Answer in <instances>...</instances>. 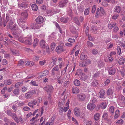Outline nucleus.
<instances>
[{
  "mask_svg": "<svg viewBox=\"0 0 125 125\" xmlns=\"http://www.w3.org/2000/svg\"><path fill=\"white\" fill-rule=\"evenodd\" d=\"M11 28V32L13 35H16V38L19 37V34L21 32V30L19 27L16 24H14L13 27Z\"/></svg>",
  "mask_w": 125,
  "mask_h": 125,
  "instance_id": "1",
  "label": "nucleus"
},
{
  "mask_svg": "<svg viewBox=\"0 0 125 125\" xmlns=\"http://www.w3.org/2000/svg\"><path fill=\"white\" fill-rule=\"evenodd\" d=\"M28 5V4L26 2H19L18 3L19 7L22 9L27 8Z\"/></svg>",
  "mask_w": 125,
  "mask_h": 125,
  "instance_id": "2",
  "label": "nucleus"
},
{
  "mask_svg": "<svg viewBox=\"0 0 125 125\" xmlns=\"http://www.w3.org/2000/svg\"><path fill=\"white\" fill-rule=\"evenodd\" d=\"M35 93V91L32 90L28 92L25 94V97L26 99H30L32 97V95Z\"/></svg>",
  "mask_w": 125,
  "mask_h": 125,
  "instance_id": "3",
  "label": "nucleus"
},
{
  "mask_svg": "<svg viewBox=\"0 0 125 125\" xmlns=\"http://www.w3.org/2000/svg\"><path fill=\"white\" fill-rule=\"evenodd\" d=\"M68 2V0H61L59 2L58 6L60 8L65 7Z\"/></svg>",
  "mask_w": 125,
  "mask_h": 125,
  "instance_id": "4",
  "label": "nucleus"
},
{
  "mask_svg": "<svg viewBox=\"0 0 125 125\" xmlns=\"http://www.w3.org/2000/svg\"><path fill=\"white\" fill-rule=\"evenodd\" d=\"M44 89L48 93H51L53 92V87L51 85H48L45 87Z\"/></svg>",
  "mask_w": 125,
  "mask_h": 125,
  "instance_id": "5",
  "label": "nucleus"
},
{
  "mask_svg": "<svg viewBox=\"0 0 125 125\" xmlns=\"http://www.w3.org/2000/svg\"><path fill=\"white\" fill-rule=\"evenodd\" d=\"M78 76L83 81L86 80L88 78L87 75L84 73H79Z\"/></svg>",
  "mask_w": 125,
  "mask_h": 125,
  "instance_id": "6",
  "label": "nucleus"
},
{
  "mask_svg": "<svg viewBox=\"0 0 125 125\" xmlns=\"http://www.w3.org/2000/svg\"><path fill=\"white\" fill-rule=\"evenodd\" d=\"M35 20L36 23L38 24L42 23L44 21L43 17L40 16H39Z\"/></svg>",
  "mask_w": 125,
  "mask_h": 125,
  "instance_id": "7",
  "label": "nucleus"
},
{
  "mask_svg": "<svg viewBox=\"0 0 125 125\" xmlns=\"http://www.w3.org/2000/svg\"><path fill=\"white\" fill-rule=\"evenodd\" d=\"M95 107V105L91 102L90 103L87 105V108L90 110H92Z\"/></svg>",
  "mask_w": 125,
  "mask_h": 125,
  "instance_id": "8",
  "label": "nucleus"
},
{
  "mask_svg": "<svg viewBox=\"0 0 125 125\" xmlns=\"http://www.w3.org/2000/svg\"><path fill=\"white\" fill-rule=\"evenodd\" d=\"M74 113L76 116H78L81 115V111L79 108L76 107L74 110Z\"/></svg>",
  "mask_w": 125,
  "mask_h": 125,
  "instance_id": "9",
  "label": "nucleus"
},
{
  "mask_svg": "<svg viewBox=\"0 0 125 125\" xmlns=\"http://www.w3.org/2000/svg\"><path fill=\"white\" fill-rule=\"evenodd\" d=\"M21 18L23 20L27 18L28 16V13L26 10L23 11L21 13Z\"/></svg>",
  "mask_w": 125,
  "mask_h": 125,
  "instance_id": "10",
  "label": "nucleus"
},
{
  "mask_svg": "<svg viewBox=\"0 0 125 125\" xmlns=\"http://www.w3.org/2000/svg\"><path fill=\"white\" fill-rule=\"evenodd\" d=\"M79 100L81 101H83L85 98V94L81 93L77 95Z\"/></svg>",
  "mask_w": 125,
  "mask_h": 125,
  "instance_id": "11",
  "label": "nucleus"
},
{
  "mask_svg": "<svg viewBox=\"0 0 125 125\" xmlns=\"http://www.w3.org/2000/svg\"><path fill=\"white\" fill-rule=\"evenodd\" d=\"M56 51L58 53H60L61 52L64 51L63 47L59 45L57 46L55 49Z\"/></svg>",
  "mask_w": 125,
  "mask_h": 125,
  "instance_id": "12",
  "label": "nucleus"
},
{
  "mask_svg": "<svg viewBox=\"0 0 125 125\" xmlns=\"http://www.w3.org/2000/svg\"><path fill=\"white\" fill-rule=\"evenodd\" d=\"M29 37H27L29 38V40H26L24 41V43L27 45H30L32 43L31 41L32 36L31 35H29Z\"/></svg>",
  "mask_w": 125,
  "mask_h": 125,
  "instance_id": "13",
  "label": "nucleus"
},
{
  "mask_svg": "<svg viewBox=\"0 0 125 125\" xmlns=\"http://www.w3.org/2000/svg\"><path fill=\"white\" fill-rule=\"evenodd\" d=\"M105 92L103 90H101L99 93V97L102 98H104Z\"/></svg>",
  "mask_w": 125,
  "mask_h": 125,
  "instance_id": "14",
  "label": "nucleus"
},
{
  "mask_svg": "<svg viewBox=\"0 0 125 125\" xmlns=\"http://www.w3.org/2000/svg\"><path fill=\"white\" fill-rule=\"evenodd\" d=\"M18 23L20 26L23 29V31H24L26 28L27 29H29L28 27L26 26V25L27 24L26 23V24L25 23H21L20 22H18Z\"/></svg>",
  "mask_w": 125,
  "mask_h": 125,
  "instance_id": "15",
  "label": "nucleus"
},
{
  "mask_svg": "<svg viewBox=\"0 0 125 125\" xmlns=\"http://www.w3.org/2000/svg\"><path fill=\"white\" fill-rule=\"evenodd\" d=\"M12 80L11 79H6L3 82L5 85H7L11 84L12 83Z\"/></svg>",
  "mask_w": 125,
  "mask_h": 125,
  "instance_id": "16",
  "label": "nucleus"
},
{
  "mask_svg": "<svg viewBox=\"0 0 125 125\" xmlns=\"http://www.w3.org/2000/svg\"><path fill=\"white\" fill-rule=\"evenodd\" d=\"M120 112L118 110H117L115 112L114 119H117L119 117L120 115Z\"/></svg>",
  "mask_w": 125,
  "mask_h": 125,
  "instance_id": "17",
  "label": "nucleus"
},
{
  "mask_svg": "<svg viewBox=\"0 0 125 125\" xmlns=\"http://www.w3.org/2000/svg\"><path fill=\"white\" fill-rule=\"evenodd\" d=\"M99 106L100 108H101L102 109H104L106 108V103L105 102H103L100 103L99 105Z\"/></svg>",
  "mask_w": 125,
  "mask_h": 125,
  "instance_id": "18",
  "label": "nucleus"
},
{
  "mask_svg": "<svg viewBox=\"0 0 125 125\" xmlns=\"http://www.w3.org/2000/svg\"><path fill=\"white\" fill-rule=\"evenodd\" d=\"M121 10V7L118 6L115 7L114 9V12L118 13H119Z\"/></svg>",
  "mask_w": 125,
  "mask_h": 125,
  "instance_id": "19",
  "label": "nucleus"
},
{
  "mask_svg": "<svg viewBox=\"0 0 125 125\" xmlns=\"http://www.w3.org/2000/svg\"><path fill=\"white\" fill-rule=\"evenodd\" d=\"M109 73L110 75H114L115 72V70L114 68H112L109 69Z\"/></svg>",
  "mask_w": 125,
  "mask_h": 125,
  "instance_id": "20",
  "label": "nucleus"
},
{
  "mask_svg": "<svg viewBox=\"0 0 125 125\" xmlns=\"http://www.w3.org/2000/svg\"><path fill=\"white\" fill-rule=\"evenodd\" d=\"M72 90L73 93V94H77L79 92V89L77 88L74 87H73Z\"/></svg>",
  "mask_w": 125,
  "mask_h": 125,
  "instance_id": "21",
  "label": "nucleus"
},
{
  "mask_svg": "<svg viewBox=\"0 0 125 125\" xmlns=\"http://www.w3.org/2000/svg\"><path fill=\"white\" fill-rule=\"evenodd\" d=\"M87 57L86 55H84L83 53H82L80 55V58L81 60H84L86 59Z\"/></svg>",
  "mask_w": 125,
  "mask_h": 125,
  "instance_id": "22",
  "label": "nucleus"
},
{
  "mask_svg": "<svg viewBox=\"0 0 125 125\" xmlns=\"http://www.w3.org/2000/svg\"><path fill=\"white\" fill-rule=\"evenodd\" d=\"M113 93V90L112 89L110 88L107 90L106 92V94L107 95H111Z\"/></svg>",
  "mask_w": 125,
  "mask_h": 125,
  "instance_id": "23",
  "label": "nucleus"
},
{
  "mask_svg": "<svg viewBox=\"0 0 125 125\" xmlns=\"http://www.w3.org/2000/svg\"><path fill=\"white\" fill-rule=\"evenodd\" d=\"M125 59L123 57L120 58L118 61V63L120 65H122L125 63Z\"/></svg>",
  "mask_w": 125,
  "mask_h": 125,
  "instance_id": "24",
  "label": "nucleus"
},
{
  "mask_svg": "<svg viewBox=\"0 0 125 125\" xmlns=\"http://www.w3.org/2000/svg\"><path fill=\"white\" fill-rule=\"evenodd\" d=\"M59 68L57 66L55 67L52 70L51 72L52 74L53 75H55L54 71H58L59 70Z\"/></svg>",
  "mask_w": 125,
  "mask_h": 125,
  "instance_id": "25",
  "label": "nucleus"
},
{
  "mask_svg": "<svg viewBox=\"0 0 125 125\" xmlns=\"http://www.w3.org/2000/svg\"><path fill=\"white\" fill-rule=\"evenodd\" d=\"M100 9L99 8L97 9L96 14L95 15V17L96 18H98L99 17L101 16L102 15L100 14L99 12Z\"/></svg>",
  "mask_w": 125,
  "mask_h": 125,
  "instance_id": "26",
  "label": "nucleus"
},
{
  "mask_svg": "<svg viewBox=\"0 0 125 125\" xmlns=\"http://www.w3.org/2000/svg\"><path fill=\"white\" fill-rule=\"evenodd\" d=\"M116 23L115 22H112L109 23L108 27L110 29H111L113 27L116 26Z\"/></svg>",
  "mask_w": 125,
  "mask_h": 125,
  "instance_id": "27",
  "label": "nucleus"
},
{
  "mask_svg": "<svg viewBox=\"0 0 125 125\" xmlns=\"http://www.w3.org/2000/svg\"><path fill=\"white\" fill-rule=\"evenodd\" d=\"M40 46L42 48L45 47L46 46V43L44 40H42L40 42Z\"/></svg>",
  "mask_w": 125,
  "mask_h": 125,
  "instance_id": "28",
  "label": "nucleus"
},
{
  "mask_svg": "<svg viewBox=\"0 0 125 125\" xmlns=\"http://www.w3.org/2000/svg\"><path fill=\"white\" fill-rule=\"evenodd\" d=\"M11 116L16 122L18 123V119L15 113H13L12 115Z\"/></svg>",
  "mask_w": 125,
  "mask_h": 125,
  "instance_id": "29",
  "label": "nucleus"
},
{
  "mask_svg": "<svg viewBox=\"0 0 125 125\" xmlns=\"http://www.w3.org/2000/svg\"><path fill=\"white\" fill-rule=\"evenodd\" d=\"M73 83L74 84L77 86H79L80 84V81L77 79H75L73 82Z\"/></svg>",
  "mask_w": 125,
  "mask_h": 125,
  "instance_id": "30",
  "label": "nucleus"
},
{
  "mask_svg": "<svg viewBox=\"0 0 125 125\" xmlns=\"http://www.w3.org/2000/svg\"><path fill=\"white\" fill-rule=\"evenodd\" d=\"M32 9L34 11H37L38 9L37 6L35 4H32L31 6Z\"/></svg>",
  "mask_w": 125,
  "mask_h": 125,
  "instance_id": "31",
  "label": "nucleus"
},
{
  "mask_svg": "<svg viewBox=\"0 0 125 125\" xmlns=\"http://www.w3.org/2000/svg\"><path fill=\"white\" fill-rule=\"evenodd\" d=\"M47 13L48 14L52 15L54 14H55V12L54 11V9H52L48 10L47 12Z\"/></svg>",
  "mask_w": 125,
  "mask_h": 125,
  "instance_id": "32",
  "label": "nucleus"
},
{
  "mask_svg": "<svg viewBox=\"0 0 125 125\" xmlns=\"http://www.w3.org/2000/svg\"><path fill=\"white\" fill-rule=\"evenodd\" d=\"M12 22L11 21H9V24L7 25V28L8 29H10L11 30V28L13 27V26H12Z\"/></svg>",
  "mask_w": 125,
  "mask_h": 125,
  "instance_id": "33",
  "label": "nucleus"
},
{
  "mask_svg": "<svg viewBox=\"0 0 125 125\" xmlns=\"http://www.w3.org/2000/svg\"><path fill=\"white\" fill-rule=\"evenodd\" d=\"M100 115L98 113H96L94 115V119L96 121L98 120L99 119Z\"/></svg>",
  "mask_w": 125,
  "mask_h": 125,
  "instance_id": "34",
  "label": "nucleus"
},
{
  "mask_svg": "<svg viewBox=\"0 0 125 125\" xmlns=\"http://www.w3.org/2000/svg\"><path fill=\"white\" fill-rule=\"evenodd\" d=\"M39 42V40L37 39L36 38L34 39L33 46L34 47H35L38 44Z\"/></svg>",
  "mask_w": 125,
  "mask_h": 125,
  "instance_id": "35",
  "label": "nucleus"
},
{
  "mask_svg": "<svg viewBox=\"0 0 125 125\" xmlns=\"http://www.w3.org/2000/svg\"><path fill=\"white\" fill-rule=\"evenodd\" d=\"M90 8L89 7L86 8L84 11V14L85 15H88L89 13Z\"/></svg>",
  "mask_w": 125,
  "mask_h": 125,
  "instance_id": "36",
  "label": "nucleus"
},
{
  "mask_svg": "<svg viewBox=\"0 0 125 125\" xmlns=\"http://www.w3.org/2000/svg\"><path fill=\"white\" fill-rule=\"evenodd\" d=\"M67 41L73 44L75 42V40L73 38H69L67 39Z\"/></svg>",
  "mask_w": 125,
  "mask_h": 125,
  "instance_id": "37",
  "label": "nucleus"
},
{
  "mask_svg": "<svg viewBox=\"0 0 125 125\" xmlns=\"http://www.w3.org/2000/svg\"><path fill=\"white\" fill-rule=\"evenodd\" d=\"M19 89H15L13 91V93L15 95H18L19 94Z\"/></svg>",
  "mask_w": 125,
  "mask_h": 125,
  "instance_id": "38",
  "label": "nucleus"
},
{
  "mask_svg": "<svg viewBox=\"0 0 125 125\" xmlns=\"http://www.w3.org/2000/svg\"><path fill=\"white\" fill-rule=\"evenodd\" d=\"M60 21L62 22L66 23L68 19L66 18L62 17L60 19Z\"/></svg>",
  "mask_w": 125,
  "mask_h": 125,
  "instance_id": "39",
  "label": "nucleus"
},
{
  "mask_svg": "<svg viewBox=\"0 0 125 125\" xmlns=\"http://www.w3.org/2000/svg\"><path fill=\"white\" fill-rule=\"evenodd\" d=\"M26 63V65L27 66L30 65L32 66L34 64V63L33 62L30 61H27Z\"/></svg>",
  "mask_w": 125,
  "mask_h": 125,
  "instance_id": "40",
  "label": "nucleus"
},
{
  "mask_svg": "<svg viewBox=\"0 0 125 125\" xmlns=\"http://www.w3.org/2000/svg\"><path fill=\"white\" fill-rule=\"evenodd\" d=\"M23 84L22 82H19L17 83L15 85L16 87L18 88L20 86H21Z\"/></svg>",
  "mask_w": 125,
  "mask_h": 125,
  "instance_id": "41",
  "label": "nucleus"
},
{
  "mask_svg": "<svg viewBox=\"0 0 125 125\" xmlns=\"http://www.w3.org/2000/svg\"><path fill=\"white\" fill-rule=\"evenodd\" d=\"M70 30L71 32L73 33H74L76 32V29L73 26H72L70 27Z\"/></svg>",
  "mask_w": 125,
  "mask_h": 125,
  "instance_id": "42",
  "label": "nucleus"
},
{
  "mask_svg": "<svg viewBox=\"0 0 125 125\" xmlns=\"http://www.w3.org/2000/svg\"><path fill=\"white\" fill-rule=\"evenodd\" d=\"M91 84L93 86H95L98 85V83L97 81L96 80H95L93 81Z\"/></svg>",
  "mask_w": 125,
  "mask_h": 125,
  "instance_id": "43",
  "label": "nucleus"
},
{
  "mask_svg": "<svg viewBox=\"0 0 125 125\" xmlns=\"http://www.w3.org/2000/svg\"><path fill=\"white\" fill-rule=\"evenodd\" d=\"M78 10L80 12H81L83 11V7L79 6L78 7Z\"/></svg>",
  "mask_w": 125,
  "mask_h": 125,
  "instance_id": "44",
  "label": "nucleus"
},
{
  "mask_svg": "<svg viewBox=\"0 0 125 125\" xmlns=\"http://www.w3.org/2000/svg\"><path fill=\"white\" fill-rule=\"evenodd\" d=\"M56 44L54 42L52 43L51 45V47L52 51H53L56 46Z\"/></svg>",
  "mask_w": 125,
  "mask_h": 125,
  "instance_id": "45",
  "label": "nucleus"
},
{
  "mask_svg": "<svg viewBox=\"0 0 125 125\" xmlns=\"http://www.w3.org/2000/svg\"><path fill=\"white\" fill-rule=\"evenodd\" d=\"M13 54L15 55H18L19 53V51L18 50H11Z\"/></svg>",
  "mask_w": 125,
  "mask_h": 125,
  "instance_id": "46",
  "label": "nucleus"
},
{
  "mask_svg": "<svg viewBox=\"0 0 125 125\" xmlns=\"http://www.w3.org/2000/svg\"><path fill=\"white\" fill-rule=\"evenodd\" d=\"M101 73L99 71H98L95 73L93 75V77H96L98 76Z\"/></svg>",
  "mask_w": 125,
  "mask_h": 125,
  "instance_id": "47",
  "label": "nucleus"
},
{
  "mask_svg": "<svg viewBox=\"0 0 125 125\" xmlns=\"http://www.w3.org/2000/svg\"><path fill=\"white\" fill-rule=\"evenodd\" d=\"M68 66V65H66V66L65 67L63 70L61 72V73L62 74H64L66 72V69H67V67Z\"/></svg>",
  "mask_w": 125,
  "mask_h": 125,
  "instance_id": "48",
  "label": "nucleus"
},
{
  "mask_svg": "<svg viewBox=\"0 0 125 125\" xmlns=\"http://www.w3.org/2000/svg\"><path fill=\"white\" fill-rule=\"evenodd\" d=\"M120 46L122 49H125V42L121 43L120 44Z\"/></svg>",
  "mask_w": 125,
  "mask_h": 125,
  "instance_id": "49",
  "label": "nucleus"
},
{
  "mask_svg": "<svg viewBox=\"0 0 125 125\" xmlns=\"http://www.w3.org/2000/svg\"><path fill=\"white\" fill-rule=\"evenodd\" d=\"M123 120L121 119L117 120L116 123L118 124L122 125L123 124Z\"/></svg>",
  "mask_w": 125,
  "mask_h": 125,
  "instance_id": "50",
  "label": "nucleus"
},
{
  "mask_svg": "<svg viewBox=\"0 0 125 125\" xmlns=\"http://www.w3.org/2000/svg\"><path fill=\"white\" fill-rule=\"evenodd\" d=\"M108 114L106 112L104 113L102 116V118L104 119H106L107 118Z\"/></svg>",
  "mask_w": 125,
  "mask_h": 125,
  "instance_id": "51",
  "label": "nucleus"
},
{
  "mask_svg": "<svg viewBox=\"0 0 125 125\" xmlns=\"http://www.w3.org/2000/svg\"><path fill=\"white\" fill-rule=\"evenodd\" d=\"M74 22L78 25H80V22L77 17H75L74 19Z\"/></svg>",
  "mask_w": 125,
  "mask_h": 125,
  "instance_id": "52",
  "label": "nucleus"
},
{
  "mask_svg": "<svg viewBox=\"0 0 125 125\" xmlns=\"http://www.w3.org/2000/svg\"><path fill=\"white\" fill-rule=\"evenodd\" d=\"M88 38L89 39L90 41H94V37L92 36L90 34H89L88 35Z\"/></svg>",
  "mask_w": 125,
  "mask_h": 125,
  "instance_id": "53",
  "label": "nucleus"
},
{
  "mask_svg": "<svg viewBox=\"0 0 125 125\" xmlns=\"http://www.w3.org/2000/svg\"><path fill=\"white\" fill-rule=\"evenodd\" d=\"M115 107L114 106H111L110 108L109 111L112 113H114V109Z\"/></svg>",
  "mask_w": 125,
  "mask_h": 125,
  "instance_id": "54",
  "label": "nucleus"
},
{
  "mask_svg": "<svg viewBox=\"0 0 125 125\" xmlns=\"http://www.w3.org/2000/svg\"><path fill=\"white\" fill-rule=\"evenodd\" d=\"M92 52L93 54L95 55L97 53L98 51L96 49H93L92 50Z\"/></svg>",
  "mask_w": 125,
  "mask_h": 125,
  "instance_id": "55",
  "label": "nucleus"
},
{
  "mask_svg": "<svg viewBox=\"0 0 125 125\" xmlns=\"http://www.w3.org/2000/svg\"><path fill=\"white\" fill-rule=\"evenodd\" d=\"M52 59L53 61L51 62L50 64L52 65V66H53L55 64V62L56 61V60L55 58H53Z\"/></svg>",
  "mask_w": 125,
  "mask_h": 125,
  "instance_id": "56",
  "label": "nucleus"
},
{
  "mask_svg": "<svg viewBox=\"0 0 125 125\" xmlns=\"http://www.w3.org/2000/svg\"><path fill=\"white\" fill-rule=\"evenodd\" d=\"M96 10V5H94L92 7V10L91 12L93 13H95Z\"/></svg>",
  "mask_w": 125,
  "mask_h": 125,
  "instance_id": "57",
  "label": "nucleus"
},
{
  "mask_svg": "<svg viewBox=\"0 0 125 125\" xmlns=\"http://www.w3.org/2000/svg\"><path fill=\"white\" fill-rule=\"evenodd\" d=\"M7 87H4L1 90V93L2 94H4L5 91L7 90Z\"/></svg>",
  "mask_w": 125,
  "mask_h": 125,
  "instance_id": "58",
  "label": "nucleus"
},
{
  "mask_svg": "<svg viewBox=\"0 0 125 125\" xmlns=\"http://www.w3.org/2000/svg\"><path fill=\"white\" fill-rule=\"evenodd\" d=\"M30 84H32V85L34 86H38V84L36 83V82L33 81L32 80L31 81V82L30 83Z\"/></svg>",
  "mask_w": 125,
  "mask_h": 125,
  "instance_id": "59",
  "label": "nucleus"
},
{
  "mask_svg": "<svg viewBox=\"0 0 125 125\" xmlns=\"http://www.w3.org/2000/svg\"><path fill=\"white\" fill-rule=\"evenodd\" d=\"M117 54L120 55L121 53V49L119 47H118L117 48Z\"/></svg>",
  "mask_w": 125,
  "mask_h": 125,
  "instance_id": "60",
  "label": "nucleus"
},
{
  "mask_svg": "<svg viewBox=\"0 0 125 125\" xmlns=\"http://www.w3.org/2000/svg\"><path fill=\"white\" fill-rule=\"evenodd\" d=\"M119 16V15L118 14H114L113 15L112 18L113 19L116 20L117 19Z\"/></svg>",
  "mask_w": 125,
  "mask_h": 125,
  "instance_id": "61",
  "label": "nucleus"
},
{
  "mask_svg": "<svg viewBox=\"0 0 125 125\" xmlns=\"http://www.w3.org/2000/svg\"><path fill=\"white\" fill-rule=\"evenodd\" d=\"M110 82V80L109 79H107L104 82V85L107 86Z\"/></svg>",
  "mask_w": 125,
  "mask_h": 125,
  "instance_id": "62",
  "label": "nucleus"
},
{
  "mask_svg": "<svg viewBox=\"0 0 125 125\" xmlns=\"http://www.w3.org/2000/svg\"><path fill=\"white\" fill-rule=\"evenodd\" d=\"M46 61L45 60H44L42 61H40L39 63L40 65H43L45 63Z\"/></svg>",
  "mask_w": 125,
  "mask_h": 125,
  "instance_id": "63",
  "label": "nucleus"
},
{
  "mask_svg": "<svg viewBox=\"0 0 125 125\" xmlns=\"http://www.w3.org/2000/svg\"><path fill=\"white\" fill-rule=\"evenodd\" d=\"M87 45L89 47H91L93 46V44L91 42L89 41H88L87 42Z\"/></svg>",
  "mask_w": 125,
  "mask_h": 125,
  "instance_id": "64",
  "label": "nucleus"
}]
</instances>
